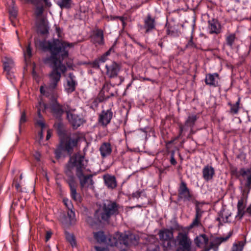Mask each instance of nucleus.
Returning <instances> with one entry per match:
<instances>
[{"mask_svg":"<svg viewBox=\"0 0 251 251\" xmlns=\"http://www.w3.org/2000/svg\"><path fill=\"white\" fill-rule=\"evenodd\" d=\"M167 33L168 35L175 37L178 36V32L173 27H168L167 29Z\"/></svg>","mask_w":251,"mask_h":251,"instance_id":"42","label":"nucleus"},{"mask_svg":"<svg viewBox=\"0 0 251 251\" xmlns=\"http://www.w3.org/2000/svg\"><path fill=\"white\" fill-rule=\"evenodd\" d=\"M72 3V0H59L57 4L61 8H69Z\"/></svg>","mask_w":251,"mask_h":251,"instance_id":"33","label":"nucleus"},{"mask_svg":"<svg viewBox=\"0 0 251 251\" xmlns=\"http://www.w3.org/2000/svg\"><path fill=\"white\" fill-rule=\"evenodd\" d=\"M66 174L70 177L69 180H68V183L70 187L71 190V194L72 198L75 201H80V197L77 194L76 188H75V182L74 180V177L71 172L70 169L66 171Z\"/></svg>","mask_w":251,"mask_h":251,"instance_id":"14","label":"nucleus"},{"mask_svg":"<svg viewBox=\"0 0 251 251\" xmlns=\"http://www.w3.org/2000/svg\"><path fill=\"white\" fill-rule=\"evenodd\" d=\"M56 32L57 33V35L59 37H60L61 36V29L58 27H56Z\"/></svg>","mask_w":251,"mask_h":251,"instance_id":"55","label":"nucleus"},{"mask_svg":"<svg viewBox=\"0 0 251 251\" xmlns=\"http://www.w3.org/2000/svg\"><path fill=\"white\" fill-rule=\"evenodd\" d=\"M67 215L69 219L70 224H73L75 223L76 221L75 216V212L72 210V208L68 210Z\"/></svg>","mask_w":251,"mask_h":251,"instance_id":"40","label":"nucleus"},{"mask_svg":"<svg viewBox=\"0 0 251 251\" xmlns=\"http://www.w3.org/2000/svg\"><path fill=\"white\" fill-rule=\"evenodd\" d=\"M96 250H97V251H100V248H99V247H96Z\"/></svg>","mask_w":251,"mask_h":251,"instance_id":"61","label":"nucleus"},{"mask_svg":"<svg viewBox=\"0 0 251 251\" xmlns=\"http://www.w3.org/2000/svg\"><path fill=\"white\" fill-rule=\"evenodd\" d=\"M171 163H172V164H173V165L176 164V160H175L174 158H172L171 159Z\"/></svg>","mask_w":251,"mask_h":251,"instance_id":"59","label":"nucleus"},{"mask_svg":"<svg viewBox=\"0 0 251 251\" xmlns=\"http://www.w3.org/2000/svg\"><path fill=\"white\" fill-rule=\"evenodd\" d=\"M246 212L248 213L249 214H251V204L247 208Z\"/></svg>","mask_w":251,"mask_h":251,"instance_id":"57","label":"nucleus"},{"mask_svg":"<svg viewBox=\"0 0 251 251\" xmlns=\"http://www.w3.org/2000/svg\"><path fill=\"white\" fill-rule=\"evenodd\" d=\"M75 44L69 43L58 39L53 41H45L42 43V47L51 52V56L47 60L51 63L53 70L50 75V82L46 90L43 86L40 87L41 94L48 97L52 102H56L58 94L56 91L57 83L60 79L61 73L66 71L63 60L68 56L67 48H72Z\"/></svg>","mask_w":251,"mask_h":251,"instance_id":"1","label":"nucleus"},{"mask_svg":"<svg viewBox=\"0 0 251 251\" xmlns=\"http://www.w3.org/2000/svg\"><path fill=\"white\" fill-rule=\"evenodd\" d=\"M47 105L45 104L42 100L39 101L38 104L37 105V108L38 110V115L39 119L36 120V126H38L41 128V131L39 132L38 136L40 137V140L42 139L43 138V131L44 128L47 127V125L44 123L43 119L42 118L41 115V112H43L45 109L47 108Z\"/></svg>","mask_w":251,"mask_h":251,"instance_id":"6","label":"nucleus"},{"mask_svg":"<svg viewBox=\"0 0 251 251\" xmlns=\"http://www.w3.org/2000/svg\"><path fill=\"white\" fill-rule=\"evenodd\" d=\"M179 133L177 137V138H180L183 134H184L187 131H190V126L186 125V123H184V125L179 124Z\"/></svg>","mask_w":251,"mask_h":251,"instance_id":"36","label":"nucleus"},{"mask_svg":"<svg viewBox=\"0 0 251 251\" xmlns=\"http://www.w3.org/2000/svg\"><path fill=\"white\" fill-rule=\"evenodd\" d=\"M66 238L67 241L70 243L71 246L74 247L76 245V242L74 236L71 234H67L66 235Z\"/></svg>","mask_w":251,"mask_h":251,"instance_id":"43","label":"nucleus"},{"mask_svg":"<svg viewBox=\"0 0 251 251\" xmlns=\"http://www.w3.org/2000/svg\"><path fill=\"white\" fill-rule=\"evenodd\" d=\"M52 235V232L50 231H48L46 232L45 239L46 241L47 242L50 240Z\"/></svg>","mask_w":251,"mask_h":251,"instance_id":"50","label":"nucleus"},{"mask_svg":"<svg viewBox=\"0 0 251 251\" xmlns=\"http://www.w3.org/2000/svg\"><path fill=\"white\" fill-rule=\"evenodd\" d=\"M61 148H62V146L59 147L58 149H57L55 151V156L57 158H59L61 157L62 155V149Z\"/></svg>","mask_w":251,"mask_h":251,"instance_id":"47","label":"nucleus"},{"mask_svg":"<svg viewBox=\"0 0 251 251\" xmlns=\"http://www.w3.org/2000/svg\"><path fill=\"white\" fill-rule=\"evenodd\" d=\"M113 113L111 110L103 111L99 116V122L103 126L109 124L112 117Z\"/></svg>","mask_w":251,"mask_h":251,"instance_id":"19","label":"nucleus"},{"mask_svg":"<svg viewBox=\"0 0 251 251\" xmlns=\"http://www.w3.org/2000/svg\"><path fill=\"white\" fill-rule=\"evenodd\" d=\"M176 240L179 246L177 251H195L192 248V242L188 233L179 232Z\"/></svg>","mask_w":251,"mask_h":251,"instance_id":"4","label":"nucleus"},{"mask_svg":"<svg viewBox=\"0 0 251 251\" xmlns=\"http://www.w3.org/2000/svg\"><path fill=\"white\" fill-rule=\"evenodd\" d=\"M31 230V227H30L29 230L30 231Z\"/></svg>","mask_w":251,"mask_h":251,"instance_id":"63","label":"nucleus"},{"mask_svg":"<svg viewBox=\"0 0 251 251\" xmlns=\"http://www.w3.org/2000/svg\"><path fill=\"white\" fill-rule=\"evenodd\" d=\"M67 118L74 128H77L84 122L82 116L78 114L75 110L67 111Z\"/></svg>","mask_w":251,"mask_h":251,"instance_id":"7","label":"nucleus"},{"mask_svg":"<svg viewBox=\"0 0 251 251\" xmlns=\"http://www.w3.org/2000/svg\"><path fill=\"white\" fill-rule=\"evenodd\" d=\"M239 173L246 180L244 184L245 188L250 191L251 189V168L247 169L242 168L239 170Z\"/></svg>","mask_w":251,"mask_h":251,"instance_id":"16","label":"nucleus"},{"mask_svg":"<svg viewBox=\"0 0 251 251\" xmlns=\"http://www.w3.org/2000/svg\"><path fill=\"white\" fill-rule=\"evenodd\" d=\"M230 213L223 212L220 218V220L224 223H229L231 222V219H230Z\"/></svg>","mask_w":251,"mask_h":251,"instance_id":"41","label":"nucleus"},{"mask_svg":"<svg viewBox=\"0 0 251 251\" xmlns=\"http://www.w3.org/2000/svg\"><path fill=\"white\" fill-rule=\"evenodd\" d=\"M215 175L214 169L210 166L206 165L202 169V177L206 181L212 179Z\"/></svg>","mask_w":251,"mask_h":251,"instance_id":"20","label":"nucleus"},{"mask_svg":"<svg viewBox=\"0 0 251 251\" xmlns=\"http://www.w3.org/2000/svg\"><path fill=\"white\" fill-rule=\"evenodd\" d=\"M47 6H50V3L48 1V0H43Z\"/></svg>","mask_w":251,"mask_h":251,"instance_id":"60","label":"nucleus"},{"mask_svg":"<svg viewBox=\"0 0 251 251\" xmlns=\"http://www.w3.org/2000/svg\"><path fill=\"white\" fill-rule=\"evenodd\" d=\"M187 48H196V46L193 42L192 37L191 36V39L186 45Z\"/></svg>","mask_w":251,"mask_h":251,"instance_id":"48","label":"nucleus"},{"mask_svg":"<svg viewBox=\"0 0 251 251\" xmlns=\"http://www.w3.org/2000/svg\"><path fill=\"white\" fill-rule=\"evenodd\" d=\"M122 251H127L124 250Z\"/></svg>","mask_w":251,"mask_h":251,"instance_id":"64","label":"nucleus"},{"mask_svg":"<svg viewBox=\"0 0 251 251\" xmlns=\"http://www.w3.org/2000/svg\"><path fill=\"white\" fill-rule=\"evenodd\" d=\"M236 39V35L234 33L229 34L226 37V42L227 45L230 48H232L233 43Z\"/></svg>","mask_w":251,"mask_h":251,"instance_id":"35","label":"nucleus"},{"mask_svg":"<svg viewBox=\"0 0 251 251\" xmlns=\"http://www.w3.org/2000/svg\"><path fill=\"white\" fill-rule=\"evenodd\" d=\"M141 192L138 191L133 193L132 196L134 198H138L141 196Z\"/></svg>","mask_w":251,"mask_h":251,"instance_id":"54","label":"nucleus"},{"mask_svg":"<svg viewBox=\"0 0 251 251\" xmlns=\"http://www.w3.org/2000/svg\"><path fill=\"white\" fill-rule=\"evenodd\" d=\"M87 161L84 157L79 154H76L70 157L68 169L71 171V167H76V175L79 179L81 189L87 190L93 188L94 181L92 179V175H85L82 169L86 165Z\"/></svg>","mask_w":251,"mask_h":251,"instance_id":"2","label":"nucleus"},{"mask_svg":"<svg viewBox=\"0 0 251 251\" xmlns=\"http://www.w3.org/2000/svg\"><path fill=\"white\" fill-rule=\"evenodd\" d=\"M132 238L135 239V236L132 234L129 235L121 234L119 237V242L120 244L123 243L126 246H128L131 243L128 242V240Z\"/></svg>","mask_w":251,"mask_h":251,"instance_id":"31","label":"nucleus"},{"mask_svg":"<svg viewBox=\"0 0 251 251\" xmlns=\"http://www.w3.org/2000/svg\"><path fill=\"white\" fill-rule=\"evenodd\" d=\"M22 175H21L20 176V178H21V179L22 178Z\"/></svg>","mask_w":251,"mask_h":251,"instance_id":"62","label":"nucleus"},{"mask_svg":"<svg viewBox=\"0 0 251 251\" xmlns=\"http://www.w3.org/2000/svg\"><path fill=\"white\" fill-rule=\"evenodd\" d=\"M100 155L102 157H105L109 155L112 152L111 145L109 143H103L99 149Z\"/></svg>","mask_w":251,"mask_h":251,"instance_id":"25","label":"nucleus"},{"mask_svg":"<svg viewBox=\"0 0 251 251\" xmlns=\"http://www.w3.org/2000/svg\"><path fill=\"white\" fill-rule=\"evenodd\" d=\"M40 25L39 28L42 34H45L48 32V27L46 24L45 19L43 18H40Z\"/></svg>","mask_w":251,"mask_h":251,"instance_id":"34","label":"nucleus"},{"mask_svg":"<svg viewBox=\"0 0 251 251\" xmlns=\"http://www.w3.org/2000/svg\"><path fill=\"white\" fill-rule=\"evenodd\" d=\"M34 66V64L32 63V78L36 79L37 75H36V73L34 72V71L33 70V69Z\"/></svg>","mask_w":251,"mask_h":251,"instance_id":"56","label":"nucleus"},{"mask_svg":"<svg viewBox=\"0 0 251 251\" xmlns=\"http://www.w3.org/2000/svg\"><path fill=\"white\" fill-rule=\"evenodd\" d=\"M32 3L35 5V14L37 18H40L44 11L43 2L42 0H35Z\"/></svg>","mask_w":251,"mask_h":251,"instance_id":"27","label":"nucleus"},{"mask_svg":"<svg viewBox=\"0 0 251 251\" xmlns=\"http://www.w3.org/2000/svg\"><path fill=\"white\" fill-rule=\"evenodd\" d=\"M245 204H244L243 199H242L239 200L237 203L238 213L236 215V217H238L239 219L242 218L245 212Z\"/></svg>","mask_w":251,"mask_h":251,"instance_id":"30","label":"nucleus"},{"mask_svg":"<svg viewBox=\"0 0 251 251\" xmlns=\"http://www.w3.org/2000/svg\"><path fill=\"white\" fill-rule=\"evenodd\" d=\"M63 202L68 210L73 208V206L72 204V202L68 199H64Z\"/></svg>","mask_w":251,"mask_h":251,"instance_id":"46","label":"nucleus"},{"mask_svg":"<svg viewBox=\"0 0 251 251\" xmlns=\"http://www.w3.org/2000/svg\"><path fill=\"white\" fill-rule=\"evenodd\" d=\"M231 235L232 232H229L226 237L215 238L210 242L209 246L205 248L203 251H209L211 249L213 250L214 251H217L218 250V247L220 244L223 242L226 241Z\"/></svg>","mask_w":251,"mask_h":251,"instance_id":"11","label":"nucleus"},{"mask_svg":"<svg viewBox=\"0 0 251 251\" xmlns=\"http://www.w3.org/2000/svg\"><path fill=\"white\" fill-rule=\"evenodd\" d=\"M197 119L198 116L196 115H190L185 122V123H186V125L190 126V134H189L188 136V137L189 138L191 135L195 133V131L193 130V126Z\"/></svg>","mask_w":251,"mask_h":251,"instance_id":"24","label":"nucleus"},{"mask_svg":"<svg viewBox=\"0 0 251 251\" xmlns=\"http://www.w3.org/2000/svg\"><path fill=\"white\" fill-rule=\"evenodd\" d=\"M220 25L217 20L212 19L208 21V29L211 34H218L220 32Z\"/></svg>","mask_w":251,"mask_h":251,"instance_id":"22","label":"nucleus"},{"mask_svg":"<svg viewBox=\"0 0 251 251\" xmlns=\"http://www.w3.org/2000/svg\"><path fill=\"white\" fill-rule=\"evenodd\" d=\"M8 10L10 18L13 19L16 18L17 15V8L15 5L14 0H12V4L9 6Z\"/></svg>","mask_w":251,"mask_h":251,"instance_id":"32","label":"nucleus"},{"mask_svg":"<svg viewBox=\"0 0 251 251\" xmlns=\"http://www.w3.org/2000/svg\"><path fill=\"white\" fill-rule=\"evenodd\" d=\"M2 62L4 70L6 72L7 77L13 83V78H14V76L11 70L14 67V61L11 58L5 57L2 60Z\"/></svg>","mask_w":251,"mask_h":251,"instance_id":"12","label":"nucleus"},{"mask_svg":"<svg viewBox=\"0 0 251 251\" xmlns=\"http://www.w3.org/2000/svg\"><path fill=\"white\" fill-rule=\"evenodd\" d=\"M196 211L195 219L193 220L192 223L187 227L188 229H190L194 227H198L202 225L201 223V218L203 211L199 207L196 208Z\"/></svg>","mask_w":251,"mask_h":251,"instance_id":"18","label":"nucleus"},{"mask_svg":"<svg viewBox=\"0 0 251 251\" xmlns=\"http://www.w3.org/2000/svg\"><path fill=\"white\" fill-rule=\"evenodd\" d=\"M92 40L94 44L103 45L104 44V40L102 30L99 29L95 30L94 35L92 37Z\"/></svg>","mask_w":251,"mask_h":251,"instance_id":"21","label":"nucleus"},{"mask_svg":"<svg viewBox=\"0 0 251 251\" xmlns=\"http://www.w3.org/2000/svg\"><path fill=\"white\" fill-rule=\"evenodd\" d=\"M218 75L217 73L206 75L205 82L207 85L216 86L218 83Z\"/></svg>","mask_w":251,"mask_h":251,"instance_id":"26","label":"nucleus"},{"mask_svg":"<svg viewBox=\"0 0 251 251\" xmlns=\"http://www.w3.org/2000/svg\"><path fill=\"white\" fill-rule=\"evenodd\" d=\"M24 56L26 66L24 67V70H25L26 69V67L28 66L31 65V50L30 48V42L28 43L26 50H24Z\"/></svg>","mask_w":251,"mask_h":251,"instance_id":"29","label":"nucleus"},{"mask_svg":"<svg viewBox=\"0 0 251 251\" xmlns=\"http://www.w3.org/2000/svg\"><path fill=\"white\" fill-rule=\"evenodd\" d=\"M76 85L75 76L72 73H69L66 78V84L64 85L65 91L68 93L73 92L75 90Z\"/></svg>","mask_w":251,"mask_h":251,"instance_id":"15","label":"nucleus"},{"mask_svg":"<svg viewBox=\"0 0 251 251\" xmlns=\"http://www.w3.org/2000/svg\"><path fill=\"white\" fill-rule=\"evenodd\" d=\"M112 48H110L108 51H107L104 54H103L100 58L99 61L101 63L105 62L107 60V56L110 55Z\"/></svg>","mask_w":251,"mask_h":251,"instance_id":"45","label":"nucleus"},{"mask_svg":"<svg viewBox=\"0 0 251 251\" xmlns=\"http://www.w3.org/2000/svg\"><path fill=\"white\" fill-rule=\"evenodd\" d=\"M195 243L199 247H204L208 242V238L205 234H202L197 236L195 240Z\"/></svg>","mask_w":251,"mask_h":251,"instance_id":"28","label":"nucleus"},{"mask_svg":"<svg viewBox=\"0 0 251 251\" xmlns=\"http://www.w3.org/2000/svg\"><path fill=\"white\" fill-rule=\"evenodd\" d=\"M79 138L77 136L70 137L65 142L61 141L62 149L68 153H71L73 149L77 144Z\"/></svg>","mask_w":251,"mask_h":251,"instance_id":"9","label":"nucleus"},{"mask_svg":"<svg viewBox=\"0 0 251 251\" xmlns=\"http://www.w3.org/2000/svg\"><path fill=\"white\" fill-rule=\"evenodd\" d=\"M27 119L25 115V112H23L21 113L20 121H19V130L20 131L22 128V126L23 124L25 123L26 122Z\"/></svg>","mask_w":251,"mask_h":251,"instance_id":"44","label":"nucleus"},{"mask_svg":"<svg viewBox=\"0 0 251 251\" xmlns=\"http://www.w3.org/2000/svg\"><path fill=\"white\" fill-rule=\"evenodd\" d=\"M119 208L115 202L106 201L96 210L95 217L100 222H108L112 216L119 213Z\"/></svg>","mask_w":251,"mask_h":251,"instance_id":"3","label":"nucleus"},{"mask_svg":"<svg viewBox=\"0 0 251 251\" xmlns=\"http://www.w3.org/2000/svg\"><path fill=\"white\" fill-rule=\"evenodd\" d=\"M244 244L243 242L239 241L237 243H234L230 251H242L243 250Z\"/></svg>","mask_w":251,"mask_h":251,"instance_id":"38","label":"nucleus"},{"mask_svg":"<svg viewBox=\"0 0 251 251\" xmlns=\"http://www.w3.org/2000/svg\"><path fill=\"white\" fill-rule=\"evenodd\" d=\"M13 186H14L17 190H19L20 188V184L18 183L15 180H14L13 181Z\"/></svg>","mask_w":251,"mask_h":251,"instance_id":"52","label":"nucleus"},{"mask_svg":"<svg viewBox=\"0 0 251 251\" xmlns=\"http://www.w3.org/2000/svg\"><path fill=\"white\" fill-rule=\"evenodd\" d=\"M52 111L54 113L56 114L59 117L62 114L63 112L61 105L57 103L53 106Z\"/></svg>","mask_w":251,"mask_h":251,"instance_id":"39","label":"nucleus"},{"mask_svg":"<svg viewBox=\"0 0 251 251\" xmlns=\"http://www.w3.org/2000/svg\"><path fill=\"white\" fill-rule=\"evenodd\" d=\"M54 126L55 128H57V129L59 130V131H60L61 130V129L62 127V124L61 122L55 123L54 125Z\"/></svg>","mask_w":251,"mask_h":251,"instance_id":"51","label":"nucleus"},{"mask_svg":"<svg viewBox=\"0 0 251 251\" xmlns=\"http://www.w3.org/2000/svg\"><path fill=\"white\" fill-rule=\"evenodd\" d=\"M52 135V130L50 129L47 130V134L46 136V140H48L50 139Z\"/></svg>","mask_w":251,"mask_h":251,"instance_id":"53","label":"nucleus"},{"mask_svg":"<svg viewBox=\"0 0 251 251\" xmlns=\"http://www.w3.org/2000/svg\"><path fill=\"white\" fill-rule=\"evenodd\" d=\"M106 75L109 78H114L117 76L121 70V66L116 62H112L105 65Z\"/></svg>","mask_w":251,"mask_h":251,"instance_id":"13","label":"nucleus"},{"mask_svg":"<svg viewBox=\"0 0 251 251\" xmlns=\"http://www.w3.org/2000/svg\"><path fill=\"white\" fill-rule=\"evenodd\" d=\"M155 21L154 18H152L150 14H148L144 19L143 28L145 30L146 33L152 31L155 28Z\"/></svg>","mask_w":251,"mask_h":251,"instance_id":"17","label":"nucleus"},{"mask_svg":"<svg viewBox=\"0 0 251 251\" xmlns=\"http://www.w3.org/2000/svg\"><path fill=\"white\" fill-rule=\"evenodd\" d=\"M100 61L99 60H95L92 63V66L93 68L98 69L100 67Z\"/></svg>","mask_w":251,"mask_h":251,"instance_id":"49","label":"nucleus"},{"mask_svg":"<svg viewBox=\"0 0 251 251\" xmlns=\"http://www.w3.org/2000/svg\"><path fill=\"white\" fill-rule=\"evenodd\" d=\"M178 198L184 201H193L192 195L190 194L186 183L183 181L181 182L178 189Z\"/></svg>","mask_w":251,"mask_h":251,"instance_id":"10","label":"nucleus"},{"mask_svg":"<svg viewBox=\"0 0 251 251\" xmlns=\"http://www.w3.org/2000/svg\"><path fill=\"white\" fill-rule=\"evenodd\" d=\"M94 237L99 243H106L111 246H117L118 244V240L114 237L110 236L108 238V242H107V237L104 235L102 231H99L94 233Z\"/></svg>","mask_w":251,"mask_h":251,"instance_id":"8","label":"nucleus"},{"mask_svg":"<svg viewBox=\"0 0 251 251\" xmlns=\"http://www.w3.org/2000/svg\"><path fill=\"white\" fill-rule=\"evenodd\" d=\"M158 235L164 249H171L174 245L173 231L168 229H164L159 231Z\"/></svg>","mask_w":251,"mask_h":251,"instance_id":"5","label":"nucleus"},{"mask_svg":"<svg viewBox=\"0 0 251 251\" xmlns=\"http://www.w3.org/2000/svg\"><path fill=\"white\" fill-rule=\"evenodd\" d=\"M40 154L38 153H37L36 154V155H35V157L38 161H39L40 160Z\"/></svg>","mask_w":251,"mask_h":251,"instance_id":"58","label":"nucleus"},{"mask_svg":"<svg viewBox=\"0 0 251 251\" xmlns=\"http://www.w3.org/2000/svg\"><path fill=\"white\" fill-rule=\"evenodd\" d=\"M240 102V99L239 98L235 104H229L230 105V112L232 114H237L238 112L239 109V104Z\"/></svg>","mask_w":251,"mask_h":251,"instance_id":"37","label":"nucleus"},{"mask_svg":"<svg viewBox=\"0 0 251 251\" xmlns=\"http://www.w3.org/2000/svg\"><path fill=\"white\" fill-rule=\"evenodd\" d=\"M105 184L109 189H114L117 186L116 178L113 176L106 175L103 176Z\"/></svg>","mask_w":251,"mask_h":251,"instance_id":"23","label":"nucleus"}]
</instances>
